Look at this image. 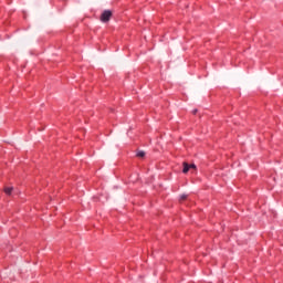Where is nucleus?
<instances>
[{
    "mask_svg": "<svg viewBox=\"0 0 283 283\" xmlns=\"http://www.w3.org/2000/svg\"><path fill=\"white\" fill-rule=\"evenodd\" d=\"M112 19V11L105 10L101 15L102 23H107Z\"/></svg>",
    "mask_w": 283,
    "mask_h": 283,
    "instance_id": "1",
    "label": "nucleus"
},
{
    "mask_svg": "<svg viewBox=\"0 0 283 283\" xmlns=\"http://www.w3.org/2000/svg\"><path fill=\"white\" fill-rule=\"evenodd\" d=\"M13 189H14L13 187H7L4 188V193H7V196H11Z\"/></svg>",
    "mask_w": 283,
    "mask_h": 283,
    "instance_id": "2",
    "label": "nucleus"
},
{
    "mask_svg": "<svg viewBox=\"0 0 283 283\" xmlns=\"http://www.w3.org/2000/svg\"><path fill=\"white\" fill-rule=\"evenodd\" d=\"M189 164H187V163H184V169H182V172L184 174H188L189 172Z\"/></svg>",
    "mask_w": 283,
    "mask_h": 283,
    "instance_id": "3",
    "label": "nucleus"
},
{
    "mask_svg": "<svg viewBox=\"0 0 283 283\" xmlns=\"http://www.w3.org/2000/svg\"><path fill=\"white\" fill-rule=\"evenodd\" d=\"M137 158H145V151L139 150V151L137 153Z\"/></svg>",
    "mask_w": 283,
    "mask_h": 283,
    "instance_id": "4",
    "label": "nucleus"
},
{
    "mask_svg": "<svg viewBox=\"0 0 283 283\" xmlns=\"http://www.w3.org/2000/svg\"><path fill=\"white\" fill-rule=\"evenodd\" d=\"M182 200H187V195H181L180 196V201H182Z\"/></svg>",
    "mask_w": 283,
    "mask_h": 283,
    "instance_id": "5",
    "label": "nucleus"
},
{
    "mask_svg": "<svg viewBox=\"0 0 283 283\" xmlns=\"http://www.w3.org/2000/svg\"><path fill=\"white\" fill-rule=\"evenodd\" d=\"M189 168H190V169H196V164H190V165H189Z\"/></svg>",
    "mask_w": 283,
    "mask_h": 283,
    "instance_id": "6",
    "label": "nucleus"
},
{
    "mask_svg": "<svg viewBox=\"0 0 283 283\" xmlns=\"http://www.w3.org/2000/svg\"><path fill=\"white\" fill-rule=\"evenodd\" d=\"M198 111H193V114H196Z\"/></svg>",
    "mask_w": 283,
    "mask_h": 283,
    "instance_id": "7",
    "label": "nucleus"
}]
</instances>
